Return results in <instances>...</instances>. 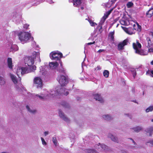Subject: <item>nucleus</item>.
I'll use <instances>...</instances> for the list:
<instances>
[{
    "label": "nucleus",
    "mask_w": 153,
    "mask_h": 153,
    "mask_svg": "<svg viewBox=\"0 0 153 153\" xmlns=\"http://www.w3.org/2000/svg\"><path fill=\"white\" fill-rule=\"evenodd\" d=\"M38 53L35 51H34L33 54V56L26 57L24 59L25 64H27L28 66H31L33 65L34 62V59L36 57L39 59V62L41 61L39 56L37 55Z\"/></svg>",
    "instance_id": "nucleus-1"
},
{
    "label": "nucleus",
    "mask_w": 153,
    "mask_h": 153,
    "mask_svg": "<svg viewBox=\"0 0 153 153\" xmlns=\"http://www.w3.org/2000/svg\"><path fill=\"white\" fill-rule=\"evenodd\" d=\"M133 48L135 50V53L140 55H146L147 53L143 50L141 49L142 45L138 41H137L136 43H133Z\"/></svg>",
    "instance_id": "nucleus-2"
},
{
    "label": "nucleus",
    "mask_w": 153,
    "mask_h": 153,
    "mask_svg": "<svg viewBox=\"0 0 153 153\" xmlns=\"http://www.w3.org/2000/svg\"><path fill=\"white\" fill-rule=\"evenodd\" d=\"M18 36L20 41L24 43L27 42L31 38L33 40V38L31 37V34L27 32H21Z\"/></svg>",
    "instance_id": "nucleus-3"
},
{
    "label": "nucleus",
    "mask_w": 153,
    "mask_h": 153,
    "mask_svg": "<svg viewBox=\"0 0 153 153\" xmlns=\"http://www.w3.org/2000/svg\"><path fill=\"white\" fill-rule=\"evenodd\" d=\"M62 56V53L58 51H53L50 54L51 58L53 60L60 61V59Z\"/></svg>",
    "instance_id": "nucleus-4"
},
{
    "label": "nucleus",
    "mask_w": 153,
    "mask_h": 153,
    "mask_svg": "<svg viewBox=\"0 0 153 153\" xmlns=\"http://www.w3.org/2000/svg\"><path fill=\"white\" fill-rule=\"evenodd\" d=\"M57 80L61 86L65 85L68 82V77L67 76L60 75L57 77Z\"/></svg>",
    "instance_id": "nucleus-5"
},
{
    "label": "nucleus",
    "mask_w": 153,
    "mask_h": 153,
    "mask_svg": "<svg viewBox=\"0 0 153 153\" xmlns=\"http://www.w3.org/2000/svg\"><path fill=\"white\" fill-rule=\"evenodd\" d=\"M34 85L37 88H42L43 86V82L42 79L39 77H36L33 79Z\"/></svg>",
    "instance_id": "nucleus-6"
},
{
    "label": "nucleus",
    "mask_w": 153,
    "mask_h": 153,
    "mask_svg": "<svg viewBox=\"0 0 153 153\" xmlns=\"http://www.w3.org/2000/svg\"><path fill=\"white\" fill-rule=\"evenodd\" d=\"M128 39H126L122 42H120L117 46L118 49L119 51L123 50L124 49V46L127 45L128 42Z\"/></svg>",
    "instance_id": "nucleus-7"
},
{
    "label": "nucleus",
    "mask_w": 153,
    "mask_h": 153,
    "mask_svg": "<svg viewBox=\"0 0 153 153\" xmlns=\"http://www.w3.org/2000/svg\"><path fill=\"white\" fill-rule=\"evenodd\" d=\"M81 0H69L70 2L73 3L74 7H78L81 3Z\"/></svg>",
    "instance_id": "nucleus-8"
},
{
    "label": "nucleus",
    "mask_w": 153,
    "mask_h": 153,
    "mask_svg": "<svg viewBox=\"0 0 153 153\" xmlns=\"http://www.w3.org/2000/svg\"><path fill=\"white\" fill-rule=\"evenodd\" d=\"M58 65L59 64L57 62H51L49 64L50 68L52 69L56 68Z\"/></svg>",
    "instance_id": "nucleus-9"
},
{
    "label": "nucleus",
    "mask_w": 153,
    "mask_h": 153,
    "mask_svg": "<svg viewBox=\"0 0 153 153\" xmlns=\"http://www.w3.org/2000/svg\"><path fill=\"white\" fill-rule=\"evenodd\" d=\"M59 115L61 118H62L65 121H68L69 120L68 118L65 116L64 114L60 109L59 110Z\"/></svg>",
    "instance_id": "nucleus-10"
},
{
    "label": "nucleus",
    "mask_w": 153,
    "mask_h": 153,
    "mask_svg": "<svg viewBox=\"0 0 153 153\" xmlns=\"http://www.w3.org/2000/svg\"><path fill=\"white\" fill-rule=\"evenodd\" d=\"M94 98L96 100L100 101L101 103L103 102L104 101L100 95L97 94L94 95Z\"/></svg>",
    "instance_id": "nucleus-11"
},
{
    "label": "nucleus",
    "mask_w": 153,
    "mask_h": 153,
    "mask_svg": "<svg viewBox=\"0 0 153 153\" xmlns=\"http://www.w3.org/2000/svg\"><path fill=\"white\" fill-rule=\"evenodd\" d=\"M146 15L148 17L151 18L153 15V8L149 9L146 13Z\"/></svg>",
    "instance_id": "nucleus-12"
},
{
    "label": "nucleus",
    "mask_w": 153,
    "mask_h": 153,
    "mask_svg": "<svg viewBox=\"0 0 153 153\" xmlns=\"http://www.w3.org/2000/svg\"><path fill=\"white\" fill-rule=\"evenodd\" d=\"M7 65L8 67L10 69H12L13 64L12 59L8 58L7 59Z\"/></svg>",
    "instance_id": "nucleus-13"
},
{
    "label": "nucleus",
    "mask_w": 153,
    "mask_h": 153,
    "mask_svg": "<svg viewBox=\"0 0 153 153\" xmlns=\"http://www.w3.org/2000/svg\"><path fill=\"white\" fill-rule=\"evenodd\" d=\"M108 137L111 138L113 141L118 143V140L117 138L114 137L111 134H109L108 135Z\"/></svg>",
    "instance_id": "nucleus-14"
},
{
    "label": "nucleus",
    "mask_w": 153,
    "mask_h": 153,
    "mask_svg": "<svg viewBox=\"0 0 153 153\" xmlns=\"http://www.w3.org/2000/svg\"><path fill=\"white\" fill-rule=\"evenodd\" d=\"M21 70L22 75H23L28 73V68L27 67H22L21 68Z\"/></svg>",
    "instance_id": "nucleus-15"
},
{
    "label": "nucleus",
    "mask_w": 153,
    "mask_h": 153,
    "mask_svg": "<svg viewBox=\"0 0 153 153\" xmlns=\"http://www.w3.org/2000/svg\"><path fill=\"white\" fill-rule=\"evenodd\" d=\"M99 144L100 145V146L98 145H95V147H96L97 149H100V148L99 147V146L102 149L105 150L107 148V147L105 145L103 144H100V143H99Z\"/></svg>",
    "instance_id": "nucleus-16"
},
{
    "label": "nucleus",
    "mask_w": 153,
    "mask_h": 153,
    "mask_svg": "<svg viewBox=\"0 0 153 153\" xmlns=\"http://www.w3.org/2000/svg\"><path fill=\"white\" fill-rule=\"evenodd\" d=\"M153 132V127H151L146 129V132L149 133V136H151Z\"/></svg>",
    "instance_id": "nucleus-17"
},
{
    "label": "nucleus",
    "mask_w": 153,
    "mask_h": 153,
    "mask_svg": "<svg viewBox=\"0 0 153 153\" xmlns=\"http://www.w3.org/2000/svg\"><path fill=\"white\" fill-rule=\"evenodd\" d=\"M114 31L110 32L108 34V36L110 37L111 40L112 41H114Z\"/></svg>",
    "instance_id": "nucleus-18"
},
{
    "label": "nucleus",
    "mask_w": 153,
    "mask_h": 153,
    "mask_svg": "<svg viewBox=\"0 0 153 153\" xmlns=\"http://www.w3.org/2000/svg\"><path fill=\"white\" fill-rule=\"evenodd\" d=\"M133 29H134V28H132L129 27L128 28H126V29L125 30L127 33L130 35H131L133 33V32H131V30Z\"/></svg>",
    "instance_id": "nucleus-19"
},
{
    "label": "nucleus",
    "mask_w": 153,
    "mask_h": 153,
    "mask_svg": "<svg viewBox=\"0 0 153 153\" xmlns=\"http://www.w3.org/2000/svg\"><path fill=\"white\" fill-rule=\"evenodd\" d=\"M146 40L147 41L148 44L147 46V48H149L152 45V42L149 37H147L146 38Z\"/></svg>",
    "instance_id": "nucleus-20"
},
{
    "label": "nucleus",
    "mask_w": 153,
    "mask_h": 153,
    "mask_svg": "<svg viewBox=\"0 0 153 153\" xmlns=\"http://www.w3.org/2000/svg\"><path fill=\"white\" fill-rule=\"evenodd\" d=\"M10 77L12 79L13 82L15 84L17 83V81L16 78V77L13 74H10Z\"/></svg>",
    "instance_id": "nucleus-21"
},
{
    "label": "nucleus",
    "mask_w": 153,
    "mask_h": 153,
    "mask_svg": "<svg viewBox=\"0 0 153 153\" xmlns=\"http://www.w3.org/2000/svg\"><path fill=\"white\" fill-rule=\"evenodd\" d=\"M102 117L104 119L108 120H111L112 118L111 116L108 115H103Z\"/></svg>",
    "instance_id": "nucleus-22"
},
{
    "label": "nucleus",
    "mask_w": 153,
    "mask_h": 153,
    "mask_svg": "<svg viewBox=\"0 0 153 153\" xmlns=\"http://www.w3.org/2000/svg\"><path fill=\"white\" fill-rule=\"evenodd\" d=\"M133 129L134 130V131L138 132L142 129V128L140 126H137L136 127L133 128Z\"/></svg>",
    "instance_id": "nucleus-23"
},
{
    "label": "nucleus",
    "mask_w": 153,
    "mask_h": 153,
    "mask_svg": "<svg viewBox=\"0 0 153 153\" xmlns=\"http://www.w3.org/2000/svg\"><path fill=\"white\" fill-rule=\"evenodd\" d=\"M103 76L106 78H107L108 77L109 74V72L108 71L105 70L103 73Z\"/></svg>",
    "instance_id": "nucleus-24"
},
{
    "label": "nucleus",
    "mask_w": 153,
    "mask_h": 153,
    "mask_svg": "<svg viewBox=\"0 0 153 153\" xmlns=\"http://www.w3.org/2000/svg\"><path fill=\"white\" fill-rule=\"evenodd\" d=\"M88 21L89 22L90 25L92 26H95L96 25H97V23L94 22L93 21L90 19H89L88 20Z\"/></svg>",
    "instance_id": "nucleus-25"
},
{
    "label": "nucleus",
    "mask_w": 153,
    "mask_h": 153,
    "mask_svg": "<svg viewBox=\"0 0 153 153\" xmlns=\"http://www.w3.org/2000/svg\"><path fill=\"white\" fill-rule=\"evenodd\" d=\"M86 152L88 153H97L96 151L94 149H86Z\"/></svg>",
    "instance_id": "nucleus-26"
},
{
    "label": "nucleus",
    "mask_w": 153,
    "mask_h": 153,
    "mask_svg": "<svg viewBox=\"0 0 153 153\" xmlns=\"http://www.w3.org/2000/svg\"><path fill=\"white\" fill-rule=\"evenodd\" d=\"M5 83V81L3 77L0 76V84L3 85Z\"/></svg>",
    "instance_id": "nucleus-27"
},
{
    "label": "nucleus",
    "mask_w": 153,
    "mask_h": 153,
    "mask_svg": "<svg viewBox=\"0 0 153 153\" xmlns=\"http://www.w3.org/2000/svg\"><path fill=\"white\" fill-rule=\"evenodd\" d=\"M113 10V9H111L109 10L104 15L106 16V18H107L108 17V16L110 14Z\"/></svg>",
    "instance_id": "nucleus-28"
},
{
    "label": "nucleus",
    "mask_w": 153,
    "mask_h": 153,
    "mask_svg": "<svg viewBox=\"0 0 153 153\" xmlns=\"http://www.w3.org/2000/svg\"><path fill=\"white\" fill-rule=\"evenodd\" d=\"M61 105L65 108H68L69 107V104L64 101L62 102Z\"/></svg>",
    "instance_id": "nucleus-29"
},
{
    "label": "nucleus",
    "mask_w": 153,
    "mask_h": 153,
    "mask_svg": "<svg viewBox=\"0 0 153 153\" xmlns=\"http://www.w3.org/2000/svg\"><path fill=\"white\" fill-rule=\"evenodd\" d=\"M120 24L124 25H128L127 22L124 20H121L120 21Z\"/></svg>",
    "instance_id": "nucleus-30"
},
{
    "label": "nucleus",
    "mask_w": 153,
    "mask_h": 153,
    "mask_svg": "<svg viewBox=\"0 0 153 153\" xmlns=\"http://www.w3.org/2000/svg\"><path fill=\"white\" fill-rule=\"evenodd\" d=\"M153 109V107L152 106H150L146 110V111L147 112L149 111H152Z\"/></svg>",
    "instance_id": "nucleus-31"
},
{
    "label": "nucleus",
    "mask_w": 153,
    "mask_h": 153,
    "mask_svg": "<svg viewBox=\"0 0 153 153\" xmlns=\"http://www.w3.org/2000/svg\"><path fill=\"white\" fill-rule=\"evenodd\" d=\"M52 141L53 143H54V145L56 146H57V140L56 138V137H53L52 138Z\"/></svg>",
    "instance_id": "nucleus-32"
},
{
    "label": "nucleus",
    "mask_w": 153,
    "mask_h": 153,
    "mask_svg": "<svg viewBox=\"0 0 153 153\" xmlns=\"http://www.w3.org/2000/svg\"><path fill=\"white\" fill-rule=\"evenodd\" d=\"M133 5V3L131 2H128L127 4L128 8H130Z\"/></svg>",
    "instance_id": "nucleus-33"
},
{
    "label": "nucleus",
    "mask_w": 153,
    "mask_h": 153,
    "mask_svg": "<svg viewBox=\"0 0 153 153\" xmlns=\"http://www.w3.org/2000/svg\"><path fill=\"white\" fill-rule=\"evenodd\" d=\"M27 109L28 110V111H29L30 112H31L32 113H34L36 112V111L35 110H34L33 111H32L30 109V108H29V107L28 105H27L26 106Z\"/></svg>",
    "instance_id": "nucleus-34"
},
{
    "label": "nucleus",
    "mask_w": 153,
    "mask_h": 153,
    "mask_svg": "<svg viewBox=\"0 0 153 153\" xmlns=\"http://www.w3.org/2000/svg\"><path fill=\"white\" fill-rule=\"evenodd\" d=\"M41 140H42V144L43 145H46L47 143L45 141V140L44 139V138H43L42 137H41Z\"/></svg>",
    "instance_id": "nucleus-35"
},
{
    "label": "nucleus",
    "mask_w": 153,
    "mask_h": 153,
    "mask_svg": "<svg viewBox=\"0 0 153 153\" xmlns=\"http://www.w3.org/2000/svg\"><path fill=\"white\" fill-rule=\"evenodd\" d=\"M132 74L133 75L134 78L136 75V71L134 70V71H132Z\"/></svg>",
    "instance_id": "nucleus-36"
},
{
    "label": "nucleus",
    "mask_w": 153,
    "mask_h": 153,
    "mask_svg": "<svg viewBox=\"0 0 153 153\" xmlns=\"http://www.w3.org/2000/svg\"><path fill=\"white\" fill-rule=\"evenodd\" d=\"M148 52L150 53H152L153 52V48L150 47L149 48H148Z\"/></svg>",
    "instance_id": "nucleus-37"
},
{
    "label": "nucleus",
    "mask_w": 153,
    "mask_h": 153,
    "mask_svg": "<svg viewBox=\"0 0 153 153\" xmlns=\"http://www.w3.org/2000/svg\"><path fill=\"white\" fill-rule=\"evenodd\" d=\"M150 72L152 74V76L153 77V70H152L151 71H147L146 72V74H150Z\"/></svg>",
    "instance_id": "nucleus-38"
},
{
    "label": "nucleus",
    "mask_w": 153,
    "mask_h": 153,
    "mask_svg": "<svg viewBox=\"0 0 153 153\" xmlns=\"http://www.w3.org/2000/svg\"><path fill=\"white\" fill-rule=\"evenodd\" d=\"M59 72L60 73H62L63 74H65V71L64 69H61L59 70Z\"/></svg>",
    "instance_id": "nucleus-39"
},
{
    "label": "nucleus",
    "mask_w": 153,
    "mask_h": 153,
    "mask_svg": "<svg viewBox=\"0 0 153 153\" xmlns=\"http://www.w3.org/2000/svg\"><path fill=\"white\" fill-rule=\"evenodd\" d=\"M36 96L38 97H39V98L41 100H42V99H44L43 97H44L41 96L39 95L38 94H37Z\"/></svg>",
    "instance_id": "nucleus-40"
},
{
    "label": "nucleus",
    "mask_w": 153,
    "mask_h": 153,
    "mask_svg": "<svg viewBox=\"0 0 153 153\" xmlns=\"http://www.w3.org/2000/svg\"><path fill=\"white\" fill-rule=\"evenodd\" d=\"M95 43V42L94 41L93 42H89L87 43V45H91L94 44Z\"/></svg>",
    "instance_id": "nucleus-41"
},
{
    "label": "nucleus",
    "mask_w": 153,
    "mask_h": 153,
    "mask_svg": "<svg viewBox=\"0 0 153 153\" xmlns=\"http://www.w3.org/2000/svg\"><path fill=\"white\" fill-rule=\"evenodd\" d=\"M105 51V50L102 49H100L97 52L99 53H101L102 52H104Z\"/></svg>",
    "instance_id": "nucleus-42"
},
{
    "label": "nucleus",
    "mask_w": 153,
    "mask_h": 153,
    "mask_svg": "<svg viewBox=\"0 0 153 153\" xmlns=\"http://www.w3.org/2000/svg\"><path fill=\"white\" fill-rule=\"evenodd\" d=\"M32 68H33L34 70H36V67L35 65H33L31 67L30 69L31 70H32Z\"/></svg>",
    "instance_id": "nucleus-43"
},
{
    "label": "nucleus",
    "mask_w": 153,
    "mask_h": 153,
    "mask_svg": "<svg viewBox=\"0 0 153 153\" xmlns=\"http://www.w3.org/2000/svg\"><path fill=\"white\" fill-rule=\"evenodd\" d=\"M96 69H97V70H100L101 69V68L100 66H97Z\"/></svg>",
    "instance_id": "nucleus-44"
},
{
    "label": "nucleus",
    "mask_w": 153,
    "mask_h": 153,
    "mask_svg": "<svg viewBox=\"0 0 153 153\" xmlns=\"http://www.w3.org/2000/svg\"><path fill=\"white\" fill-rule=\"evenodd\" d=\"M29 26V25L26 24V25H24V27L26 29H27Z\"/></svg>",
    "instance_id": "nucleus-45"
},
{
    "label": "nucleus",
    "mask_w": 153,
    "mask_h": 153,
    "mask_svg": "<svg viewBox=\"0 0 153 153\" xmlns=\"http://www.w3.org/2000/svg\"><path fill=\"white\" fill-rule=\"evenodd\" d=\"M107 18H106V16H105V15H104V16L102 17V19H103L104 21H105V20Z\"/></svg>",
    "instance_id": "nucleus-46"
},
{
    "label": "nucleus",
    "mask_w": 153,
    "mask_h": 153,
    "mask_svg": "<svg viewBox=\"0 0 153 153\" xmlns=\"http://www.w3.org/2000/svg\"><path fill=\"white\" fill-rule=\"evenodd\" d=\"M148 143H150L153 146V140L148 142Z\"/></svg>",
    "instance_id": "nucleus-47"
},
{
    "label": "nucleus",
    "mask_w": 153,
    "mask_h": 153,
    "mask_svg": "<svg viewBox=\"0 0 153 153\" xmlns=\"http://www.w3.org/2000/svg\"><path fill=\"white\" fill-rule=\"evenodd\" d=\"M121 153H127L126 152L125 150H121Z\"/></svg>",
    "instance_id": "nucleus-48"
},
{
    "label": "nucleus",
    "mask_w": 153,
    "mask_h": 153,
    "mask_svg": "<svg viewBox=\"0 0 153 153\" xmlns=\"http://www.w3.org/2000/svg\"><path fill=\"white\" fill-rule=\"evenodd\" d=\"M44 134H45V136H46L47 135H48V131H45L44 132Z\"/></svg>",
    "instance_id": "nucleus-49"
},
{
    "label": "nucleus",
    "mask_w": 153,
    "mask_h": 153,
    "mask_svg": "<svg viewBox=\"0 0 153 153\" xmlns=\"http://www.w3.org/2000/svg\"><path fill=\"white\" fill-rule=\"evenodd\" d=\"M130 139L132 140V142H133V143L134 144H136V143L135 142V141L133 140L132 138H130Z\"/></svg>",
    "instance_id": "nucleus-50"
},
{
    "label": "nucleus",
    "mask_w": 153,
    "mask_h": 153,
    "mask_svg": "<svg viewBox=\"0 0 153 153\" xmlns=\"http://www.w3.org/2000/svg\"><path fill=\"white\" fill-rule=\"evenodd\" d=\"M116 1V0H111V1L112 2V3H114Z\"/></svg>",
    "instance_id": "nucleus-51"
},
{
    "label": "nucleus",
    "mask_w": 153,
    "mask_h": 153,
    "mask_svg": "<svg viewBox=\"0 0 153 153\" xmlns=\"http://www.w3.org/2000/svg\"><path fill=\"white\" fill-rule=\"evenodd\" d=\"M68 94V91H66V93L64 94V95H67Z\"/></svg>",
    "instance_id": "nucleus-52"
},
{
    "label": "nucleus",
    "mask_w": 153,
    "mask_h": 153,
    "mask_svg": "<svg viewBox=\"0 0 153 153\" xmlns=\"http://www.w3.org/2000/svg\"><path fill=\"white\" fill-rule=\"evenodd\" d=\"M59 62H60V65L61 66H62V62L61 61V60H60V61H59Z\"/></svg>",
    "instance_id": "nucleus-53"
},
{
    "label": "nucleus",
    "mask_w": 153,
    "mask_h": 153,
    "mask_svg": "<svg viewBox=\"0 0 153 153\" xmlns=\"http://www.w3.org/2000/svg\"><path fill=\"white\" fill-rule=\"evenodd\" d=\"M151 64L152 65H153V60L151 62Z\"/></svg>",
    "instance_id": "nucleus-54"
},
{
    "label": "nucleus",
    "mask_w": 153,
    "mask_h": 153,
    "mask_svg": "<svg viewBox=\"0 0 153 153\" xmlns=\"http://www.w3.org/2000/svg\"><path fill=\"white\" fill-rule=\"evenodd\" d=\"M84 7H81V9L82 10H83L84 9Z\"/></svg>",
    "instance_id": "nucleus-55"
},
{
    "label": "nucleus",
    "mask_w": 153,
    "mask_h": 153,
    "mask_svg": "<svg viewBox=\"0 0 153 153\" xmlns=\"http://www.w3.org/2000/svg\"><path fill=\"white\" fill-rule=\"evenodd\" d=\"M114 22H116L117 21V20L116 19H115L114 20Z\"/></svg>",
    "instance_id": "nucleus-56"
},
{
    "label": "nucleus",
    "mask_w": 153,
    "mask_h": 153,
    "mask_svg": "<svg viewBox=\"0 0 153 153\" xmlns=\"http://www.w3.org/2000/svg\"><path fill=\"white\" fill-rule=\"evenodd\" d=\"M31 70L32 71H33V70H34L33 68H32V70Z\"/></svg>",
    "instance_id": "nucleus-57"
},
{
    "label": "nucleus",
    "mask_w": 153,
    "mask_h": 153,
    "mask_svg": "<svg viewBox=\"0 0 153 153\" xmlns=\"http://www.w3.org/2000/svg\"><path fill=\"white\" fill-rule=\"evenodd\" d=\"M151 121L152 122H153V119H152V120H151Z\"/></svg>",
    "instance_id": "nucleus-58"
},
{
    "label": "nucleus",
    "mask_w": 153,
    "mask_h": 153,
    "mask_svg": "<svg viewBox=\"0 0 153 153\" xmlns=\"http://www.w3.org/2000/svg\"><path fill=\"white\" fill-rule=\"evenodd\" d=\"M119 25V24H118L117 25V27Z\"/></svg>",
    "instance_id": "nucleus-59"
},
{
    "label": "nucleus",
    "mask_w": 153,
    "mask_h": 153,
    "mask_svg": "<svg viewBox=\"0 0 153 153\" xmlns=\"http://www.w3.org/2000/svg\"><path fill=\"white\" fill-rule=\"evenodd\" d=\"M152 35L153 36V32H152Z\"/></svg>",
    "instance_id": "nucleus-60"
},
{
    "label": "nucleus",
    "mask_w": 153,
    "mask_h": 153,
    "mask_svg": "<svg viewBox=\"0 0 153 153\" xmlns=\"http://www.w3.org/2000/svg\"><path fill=\"white\" fill-rule=\"evenodd\" d=\"M133 26H135V24H134L133 25Z\"/></svg>",
    "instance_id": "nucleus-61"
},
{
    "label": "nucleus",
    "mask_w": 153,
    "mask_h": 153,
    "mask_svg": "<svg viewBox=\"0 0 153 153\" xmlns=\"http://www.w3.org/2000/svg\"><path fill=\"white\" fill-rule=\"evenodd\" d=\"M121 27H122V28H123V27H123V26H121Z\"/></svg>",
    "instance_id": "nucleus-62"
},
{
    "label": "nucleus",
    "mask_w": 153,
    "mask_h": 153,
    "mask_svg": "<svg viewBox=\"0 0 153 153\" xmlns=\"http://www.w3.org/2000/svg\"><path fill=\"white\" fill-rule=\"evenodd\" d=\"M61 90H63V89H61Z\"/></svg>",
    "instance_id": "nucleus-63"
}]
</instances>
